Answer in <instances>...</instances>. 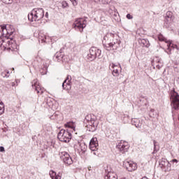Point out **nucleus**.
Instances as JSON below:
<instances>
[{"mask_svg": "<svg viewBox=\"0 0 179 179\" xmlns=\"http://www.w3.org/2000/svg\"><path fill=\"white\" fill-rule=\"evenodd\" d=\"M158 39L159 40V41H165V43H166L168 44L169 41H167V38H166L164 36H163V35L159 34L158 36Z\"/></svg>", "mask_w": 179, "mask_h": 179, "instance_id": "30", "label": "nucleus"}, {"mask_svg": "<svg viewBox=\"0 0 179 179\" xmlns=\"http://www.w3.org/2000/svg\"><path fill=\"white\" fill-rule=\"evenodd\" d=\"M120 179H127V178H125V177H123V178H120Z\"/></svg>", "mask_w": 179, "mask_h": 179, "instance_id": "45", "label": "nucleus"}, {"mask_svg": "<svg viewBox=\"0 0 179 179\" xmlns=\"http://www.w3.org/2000/svg\"><path fill=\"white\" fill-rule=\"evenodd\" d=\"M10 2H13V0H9Z\"/></svg>", "mask_w": 179, "mask_h": 179, "instance_id": "48", "label": "nucleus"}, {"mask_svg": "<svg viewBox=\"0 0 179 179\" xmlns=\"http://www.w3.org/2000/svg\"><path fill=\"white\" fill-rule=\"evenodd\" d=\"M153 111H155V110L152 109V110H151V113L153 112Z\"/></svg>", "mask_w": 179, "mask_h": 179, "instance_id": "47", "label": "nucleus"}, {"mask_svg": "<svg viewBox=\"0 0 179 179\" xmlns=\"http://www.w3.org/2000/svg\"><path fill=\"white\" fill-rule=\"evenodd\" d=\"M62 87L64 90H71V80H69V76H67L66 79L62 83Z\"/></svg>", "mask_w": 179, "mask_h": 179, "instance_id": "19", "label": "nucleus"}, {"mask_svg": "<svg viewBox=\"0 0 179 179\" xmlns=\"http://www.w3.org/2000/svg\"><path fill=\"white\" fill-rule=\"evenodd\" d=\"M84 125L89 132H94L99 127V122L94 115H87L84 120Z\"/></svg>", "mask_w": 179, "mask_h": 179, "instance_id": "2", "label": "nucleus"}, {"mask_svg": "<svg viewBox=\"0 0 179 179\" xmlns=\"http://www.w3.org/2000/svg\"><path fill=\"white\" fill-rule=\"evenodd\" d=\"M87 149V146L86 145V144L82 143L79 144L77 150L80 155H85V153H86Z\"/></svg>", "mask_w": 179, "mask_h": 179, "instance_id": "20", "label": "nucleus"}, {"mask_svg": "<svg viewBox=\"0 0 179 179\" xmlns=\"http://www.w3.org/2000/svg\"><path fill=\"white\" fill-rule=\"evenodd\" d=\"M86 24H87V21L85 18H78L75 20L73 27L76 30L78 31H83L85 27H86Z\"/></svg>", "mask_w": 179, "mask_h": 179, "instance_id": "6", "label": "nucleus"}, {"mask_svg": "<svg viewBox=\"0 0 179 179\" xmlns=\"http://www.w3.org/2000/svg\"><path fill=\"white\" fill-rule=\"evenodd\" d=\"M167 47H168V50L169 51H171V48H173V50H177L178 51L179 50V43H173V42H171V41H169L167 43Z\"/></svg>", "mask_w": 179, "mask_h": 179, "instance_id": "21", "label": "nucleus"}, {"mask_svg": "<svg viewBox=\"0 0 179 179\" xmlns=\"http://www.w3.org/2000/svg\"><path fill=\"white\" fill-rule=\"evenodd\" d=\"M105 179H118V176L114 172H109L106 176H105Z\"/></svg>", "mask_w": 179, "mask_h": 179, "instance_id": "24", "label": "nucleus"}, {"mask_svg": "<svg viewBox=\"0 0 179 179\" xmlns=\"http://www.w3.org/2000/svg\"><path fill=\"white\" fill-rule=\"evenodd\" d=\"M59 157L62 161H63V163L64 164H66L67 166H71L73 163V160H72V157H71V155L65 151L60 152L59 153Z\"/></svg>", "mask_w": 179, "mask_h": 179, "instance_id": "8", "label": "nucleus"}, {"mask_svg": "<svg viewBox=\"0 0 179 179\" xmlns=\"http://www.w3.org/2000/svg\"><path fill=\"white\" fill-rule=\"evenodd\" d=\"M94 2H99V1H100V0H94Z\"/></svg>", "mask_w": 179, "mask_h": 179, "instance_id": "44", "label": "nucleus"}, {"mask_svg": "<svg viewBox=\"0 0 179 179\" xmlns=\"http://www.w3.org/2000/svg\"><path fill=\"white\" fill-rule=\"evenodd\" d=\"M127 18L129 20H131V19H134V17L131 14H127Z\"/></svg>", "mask_w": 179, "mask_h": 179, "instance_id": "34", "label": "nucleus"}, {"mask_svg": "<svg viewBox=\"0 0 179 179\" xmlns=\"http://www.w3.org/2000/svg\"><path fill=\"white\" fill-rule=\"evenodd\" d=\"M131 124L134 125L136 128H141L143 124L142 119L139 118H133L131 119Z\"/></svg>", "mask_w": 179, "mask_h": 179, "instance_id": "18", "label": "nucleus"}, {"mask_svg": "<svg viewBox=\"0 0 179 179\" xmlns=\"http://www.w3.org/2000/svg\"><path fill=\"white\" fill-rule=\"evenodd\" d=\"M71 1H75V3L76 4V0H71Z\"/></svg>", "mask_w": 179, "mask_h": 179, "instance_id": "46", "label": "nucleus"}, {"mask_svg": "<svg viewBox=\"0 0 179 179\" xmlns=\"http://www.w3.org/2000/svg\"><path fill=\"white\" fill-rule=\"evenodd\" d=\"M171 107L172 111L179 110V94L177 92H173L171 96Z\"/></svg>", "mask_w": 179, "mask_h": 179, "instance_id": "7", "label": "nucleus"}, {"mask_svg": "<svg viewBox=\"0 0 179 179\" xmlns=\"http://www.w3.org/2000/svg\"><path fill=\"white\" fill-rule=\"evenodd\" d=\"M73 1V5H78V2L76 1V3H75V1Z\"/></svg>", "mask_w": 179, "mask_h": 179, "instance_id": "42", "label": "nucleus"}, {"mask_svg": "<svg viewBox=\"0 0 179 179\" xmlns=\"http://www.w3.org/2000/svg\"><path fill=\"white\" fill-rule=\"evenodd\" d=\"M53 179H61V176H59V175H56Z\"/></svg>", "mask_w": 179, "mask_h": 179, "instance_id": "37", "label": "nucleus"}, {"mask_svg": "<svg viewBox=\"0 0 179 179\" xmlns=\"http://www.w3.org/2000/svg\"><path fill=\"white\" fill-rule=\"evenodd\" d=\"M6 47L8 51H14V52H17V51H19V45H17L16 41L12 38H10L9 41H7Z\"/></svg>", "mask_w": 179, "mask_h": 179, "instance_id": "9", "label": "nucleus"}, {"mask_svg": "<svg viewBox=\"0 0 179 179\" xmlns=\"http://www.w3.org/2000/svg\"><path fill=\"white\" fill-rule=\"evenodd\" d=\"M90 149L92 152V154L96 156L97 155V149H99V143L97 142V138L94 137L90 142Z\"/></svg>", "mask_w": 179, "mask_h": 179, "instance_id": "11", "label": "nucleus"}, {"mask_svg": "<svg viewBox=\"0 0 179 179\" xmlns=\"http://www.w3.org/2000/svg\"><path fill=\"white\" fill-rule=\"evenodd\" d=\"M6 28L7 29V33L8 34V37H10L13 33H15V29L13 28V26L7 24L6 25Z\"/></svg>", "mask_w": 179, "mask_h": 179, "instance_id": "23", "label": "nucleus"}, {"mask_svg": "<svg viewBox=\"0 0 179 179\" xmlns=\"http://www.w3.org/2000/svg\"><path fill=\"white\" fill-rule=\"evenodd\" d=\"M123 167L127 170V171H135L138 166H136V163L132 161H124L123 162Z\"/></svg>", "mask_w": 179, "mask_h": 179, "instance_id": "12", "label": "nucleus"}, {"mask_svg": "<svg viewBox=\"0 0 179 179\" xmlns=\"http://www.w3.org/2000/svg\"><path fill=\"white\" fill-rule=\"evenodd\" d=\"M96 58H99V59L101 58V51L97 48L92 47L90 49V54L87 55V59L89 61H94Z\"/></svg>", "mask_w": 179, "mask_h": 179, "instance_id": "5", "label": "nucleus"}, {"mask_svg": "<svg viewBox=\"0 0 179 179\" xmlns=\"http://www.w3.org/2000/svg\"><path fill=\"white\" fill-rule=\"evenodd\" d=\"M13 71H15V69H14V68H13Z\"/></svg>", "mask_w": 179, "mask_h": 179, "instance_id": "49", "label": "nucleus"}, {"mask_svg": "<svg viewBox=\"0 0 179 179\" xmlns=\"http://www.w3.org/2000/svg\"><path fill=\"white\" fill-rule=\"evenodd\" d=\"M103 5H106V3H108V2L104 1L103 2Z\"/></svg>", "mask_w": 179, "mask_h": 179, "instance_id": "43", "label": "nucleus"}, {"mask_svg": "<svg viewBox=\"0 0 179 179\" xmlns=\"http://www.w3.org/2000/svg\"><path fill=\"white\" fill-rule=\"evenodd\" d=\"M45 17L47 19H48V12H46V13H45Z\"/></svg>", "mask_w": 179, "mask_h": 179, "instance_id": "41", "label": "nucleus"}, {"mask_svg": "<svg viewBox=\"0 0 179 179\" xmlns=\"http://www.w3.org/2000/svg\"><path fill=\"white\" fill-rule=\"evenodd\" d=\"M117 34L113 33H108L103 36L102 41L103 45L107 51H111V50H117L120 46V41L115 39Z\"/></svg>", "mask_w": 179, "mask_h": 179, "instance_id": "1", "label": "nucleus"}, {"mask_svg": "<svg viewBox=\"0 0 179 179\" xmlns=\"http://www.w3.org/2000/svg\"><path fill=\"white\" fill-rule=\"evenodd\" d=\"M0 152H5V148L1 146L0 147Z\"/></svg>", "mask_w": 179, "mask_h": 179, "instance_id": "38", "label": "nucleus"}, {"mask_svg": "<svg viewBox=\"0 0 179 179\" xmlns=\"http://www.w3.org/2000/svg\"><path fill=\"white\" fill-rule=\"evenodd\" d=\"M62 6H63V8H66V6H68V3H66V2H63L62 3Z\"/></svg>", "mask_w": 179, "mask_h": 179, "instance_id": "36", "label": "nucleus"}, {"mask_svg": "<svg viewBox=\"0 0 179 179\" xmlns=\"http://www.w3.org/2000/svg\"><path fill=\"white\" fill-rule=\"evenodd\" d=\"M172 163H178V161L176 159L172 160Z\"/></svg>", "mask_w": 179, "mask_h": 179, "instance_id": "40", "label": "nucleus"}, {"mask_svg": "<svg viewBox=\"0 0 179 179\" xmlns=\"http://www.w3.org/2000/svg\"><path fill=\"white\" fill-rule=\"evenodd\" d=\"M138 43L142 47H146L147 48H149V47H150V43H149V41L148 39L139 38Z\"/></svg>", "mask_w": 179, "mask_h": 179, "instance_id": "22", "label": "nucleus"}, {"mask_svg": "<svg viewBox=\"0 0 179 179\" xmlns=\"http://www.w3.org/2000/svg\"><path fill=\"white\" fill-rule=\"evenodd\" d=\"M109 67L112 69V74L113 76H120V70L121 71V66L120 64L115 65L114 63H112L110 64Z\"/></svg>", "mask_w": 179, "mask_h": 179, "instance_id": "16", "label": "nucleus"}, {"mask_svg": "<svg viewBox=\"0 0 179 179\" xmlns=\"http://www.w3.org/2000/svg\"><path fill=\"white\" fill-rule=\"evenodd\" d=\"M57 138L60 142L68 143L72 139V134L70 129H61L57 134Z\"/></svg>", "mask_w": 179, "mask_h": 179, "instance_id": "4", "label": "nucleus"}, {"mask_svg": "<svg viewBox=\"0 0 179 179\" xmlns=\"http://www.w3.org/2000/svg\"><path fill=\"white\" fill-rule=\"evenodd\" d=\"M159 166L163 171H171V164L166 159H162L159 162Z\"/></svg>", "mask_w": 179, "mask_h": 179, "instance_id": "14", "label": "nucleus"}, {"mask_svg": "<svg viewBox=\"0 0 179 179\" xmlns=\"http://www.w3.org/2000/svg\"><path fill=\"white\" fill-rule=\"evenodd\" d=\"M173 20H174V15H173V13H171V11H168L165 16L164 27H165L166 29H169V27H170V24L173 23Z\"/></svg>", "mask_w": 179, "mask_h": 179, "instance_id": "10", "label": "nucleus"}, {"mask_svg": "<svg viewBox=\"0 0 179 179\" xmlns=\"http://www.w3.org/2000/svg\"><path fill=\"white\" fill-rule=\"evenodd\" d=\"M117 149L120 152V153H126L129 149V144L127 141H121L117 145Z\"/></svg>", "mask_w": 179, "mask_h": 179, "instance_id": "13", "label": "nucleus"}, {"mask_svg": "<svg viewBox=\"0 0 179 179\" xmlns=\"http://www.w3.org/2000/svg\"><path fill=\"white\" fill-rule=\"evenodd\" d=\"M153 143H154V151H153V155H155V153H157V152H159L160 147H159V143H157V141H156L155 140L153 141Z\"/></svg>", "mask_w": 179, "mask_h": 179, "instance_id": "26", "label": "nucleus"}, {"mask_svg": "<svg viewBox=\"0 0 179 179\" xmlns=\"http://www.w3.org/2000/svg\"><path fill=\"white\" fill-rule=\"evenodd\" d=\"M39 39L41 40L43 43H45V40H47V36L44 34H40Z\"/></svg>", "mask_w": 179, "mask_h": 179, "instance_id": "31", "label": "nucleus"}, {"mask_svg": "<svg viewBox=\"0 0 179 179\" xmlns=\"http://www.w3.org/2000/svg\"><path fill=\"white\" fill-rule=\"evenodd\" d=\"M155 66L157 68V69H161L163 67V63L160 62V60H159L157 62H156Z\"/></svg>", "mask_w": 179, "mask_h": 179, "instance_id": "32", "label": "nucleus"}, {"mask_svg": "<svg viewBox=\"0 0 179 179\" xmlns=\"http://www.w3.org/2000/svg\"><path fill=\"white\" fill-rule=\"evenodd\" d=\"M44 17V9L34 8L29 14H28V20L29 22H38Z\"/></svg>", "mask_w": 179, "mask_h": 179, "instance_id": "3", "label": "nucleus"}, {"mask_svg": "<svg viewBox=\"0 0 179 179\" xmlns=\"http://www.w3.org/2000/svg\"><path fill=\"white\" fill-rule=\"evenodd\" d=\"M1 75L3 78H9V76H10V71H9V70H5L1 72Z\"/></svg>", "mask_w": 179, "mask_h": 179, "instance_id": "27", "label": "nucleus"}, {"mask_svg": "<svg viewBox=\"0 0 179 179\" xmlns=\"http://www.w3.org/2000/svg\"><path fill=\"white\" fill-rule=\"evenodd\" d=\"M66 128H69L67 129H69L71 131V129H73V131H75V123H73V122H67L65 124Z\"/></svg>", "mask_w": 179, "mask_h": 179, "instance_id": "25", "label": "nucleus"}, {"mask_svg": "<svg viewBox=\"0 0 179 179\" xmlns=\"http://www.w3.org/2000/svg\"><path fill=\"white\" fill-rule=\"evenodd\" d=\"M61 53H56L55 55V59H57V61H62V59H64V57L60 55Z\"/></svg>", "mask_w": 179, "mask_h": 179, "instance_id": "29", "label": "nucleus"}, {"mask_svg": "<svg viewBox=\"0 0 179 179\" xmlns=\"http://www.w3.org/2000/svg\"><path fill=\"white\" fill-rule=\"evenodd\" d=\"M3 37L6 38H9L6 25L0 26V38H3Z\"/></svg>", "mask_w": 179, "mask_h": 179, "instance_id": "17", "label": "nucleus"}, {"mask_svg": "<svg viewBox=\"0 0 179 179\" xmlns=\"http://www.w3.org/2000/svg\"><path fill=\"white\" fill-rule=\"evenodd\" d=\"M31 86L32 89H34L38 94H43L44 93V88L40 86V83L37 79L32 81Z\"/></svg>", "mask_w": 179, "mask_h": 179, "instance_id": "15", "label": "nucleus"}, {"mask_svg": "<svg viewBox=\"0 0 179 179\" xmlns=\"http://www.w3.org/2000/svg\"><path fill=\"white\" fill-rule=\"evenodd\" d=\"M49 174L52 179H53L54 177H55L57 176V173L54 172L53 171H50Z\"/></svg>", "mask_w": 179, "mask_h": 179, "instance_id": "33", "label": "nucleus"}, {"mask_svg": "<svg viewBox=\"0 0 179 179\" xmlns=\"http://www.w3.org/2000/svg\"><path fill=\"white\" fill-rule=\"evenodd\" d=\"M2 44H3V38H0V47H2Z\"/></svg>", "mask_w": 179, "mask_h": 179, "instance_id": "35", "label": "nucleus"}, {"mask_svg": "<svg viewBox=\"0 0 179 179\" xmlns=\"http://www.w3.org/2000/svg\"><path fill=\"white\" fill-rule=\"evenodd\" d=\"M5 113V104L3 101H0V115Z\"/></svg>", "mask_w": 179, "mask_h": 179, "instance_id": "28", "label": "nucleus"}, {"mask_svg": "<svg viewBox=\"0 0 179 179\" xmlns=\"http://www.w3.org/2000/svg\"><path fill=\"white\" fill-rule=\"evenodd\" d=\"M44 71L45 72L43 73V75H45V73H47V66L44 67Z\"/></svg>", "mask_w": 179, "mask_h": 179, "instance_id": "39", "label": "nucleus"}]
</instances>
